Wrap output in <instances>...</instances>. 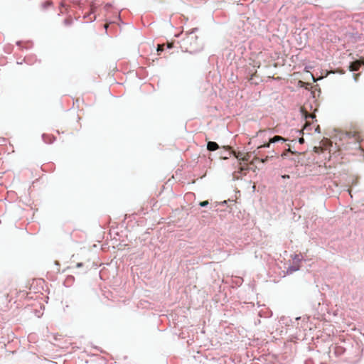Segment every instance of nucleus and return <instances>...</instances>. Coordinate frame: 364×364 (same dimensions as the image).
I'll return each mask as SVG.
<instances>
[{"instance_id":"nucleus-13","label":"nucleus","mask_w":364,"mask_h":364,"mask_svg":"<svg viewBox=\"0 0 364 364\" xmlns=\"http://www.w3.org/2000/svg\"><path fill=\"white\" fill-rule=\"evenodd\" d=\"M171 46L170 44L168 45V48H170Z\"/></svg>"},{"instance_id":"nucleus-9","label":"nucleus","mask_w":364,"mask_h":364,"mask_svg":"<svg viewBox=\"0 0 364 364\" xmlns=\"http://www.w3.org/2000/svg\"><path fill=\"white\" fill-rule=\"evenodd\" d=\"M274 151H272V153H271V155H272L271 157H272L274 156Z\"/></svg>"},{"instance_id":"nucleus-7","label":"nucleus","mask_w":364,"mask_h":364,"mask_svg":"<svg viewBox=\"0 0 364 364\" xmlns=\"http://www.w3.org/2000/svg\"><path fill=\"white\" fill-rule=\"evenodd\" d=\"M269 144H270V142L268 143V144H264L263 146L265 147V148H269Z\"/></svg>"},{"instance_id":"nucleus-3","label":"nucleus","mask_w":364,"mask_h":364,"mask_svg":"<svg viewBox=\"0 0 364 364\" xmlns=\"http://www.w3.org/2000/svg\"><path fill=\"white\" fill-rule=\"evenodd\" d=\"M358 63L352 64L350 65V70H356L358 69Z\"/></svg>"},{"instance_id":"nucleus-2","label":"nucleus","mask_w":364,"mask_h":364,"mask_svg":"<svg viewBox=\"0 0 364 364\" xmlns=\"http://www.w3.org/2000/svg\"><path fill=\"white\" fill-rule=\"evenodd\" d=\"M286 141L285 139L282 138V136H275L270 139L269 142L275 143V142H278V141Z\"/></svg>"},{"instance_id":"nucleus-11","label":"nucleus","mask_w":364,"mask_h":364,"mask_svg":"<svg viewBox=\"0 0 364 364\" xmlns=\"http://www.w3.org/2000/svg\"><path fill=\"white\" fill-rule=\"evenodd\" d=\"M80 266H81V264H80V263H78V264H77V267H80Z\"/></svg>"},{"instance_id":"nucleus-6","label":"nucleus","mask_w":364,"mask_h":364,"mask_svg":"<svg viewBox=\"0 0 364 364\" xmlns=\"http://www.w3.org/2000/svg\"><path fill=\"white\" fill-rule=\"evenodd\" d=\"M268 159H269V156L266 157L264 159H262L261 161H262V163H264V162H266L268 160Z\"/></svg>"},{"instance_id":"nucleus-5","label":"nucleus","mask_w":364,"mask_h":364,"mask_svg":"<svg viewBox=\"0 0 364 364\" xmlns=\"http://www.w3.org/2000/svg\"><path fill=\"white\" fill-rule=\"evenodd\" d=\"M163 50V46L159 45L157 48V51H161Z\"/></svg>"},{"instance_id":"nucleus-12","label":"nucleus","mask_w":364,"mask_h":364,"mask_svg":"<svg viewBox=\"0 0 364 364\" xmlns=\"http://www.w3.org/2000/svg\"><path fill=\"white\" fill-rule=\"evenodd\" d=\"M283 178H289V176H284Z\"/></svg>"},{"instance_id":"nucleus-8","label":"nucleus","mask_w":364,"mask_h":364,"mask_svg":"<svg viewBox=\"0 0 364 364\" xmlns=\"http://www.w3.org/2000/svg\"><path fill=\"white\" fill-rule=\"evenodd\" d=\"M299 142L300 144H302V143L304 142V139H302V138H301V139H299Z\"/></svg>"},{"instance_id":"nucleus-10","label":"nucleus","mask_w":364,"mask_h":364,"mask_svg":"<svg viewBox=\"0 0 364 364\" xmlns=\"http://www.w3.org/2000/svg\"><path fill=\"white\" fill-rule=\"evenodd\" d=\"M274 151H272V153H271V155H272L271 157H272L274 156Z\"/></svg>"},{"instance_id":"nucleus-4","label":"nucleus","mask_w":364,"mask_h":364,"mask_svg":"<svg viewBox=\"0 0 364 364\" xmlns=\"http://www.w3.org/2000/svg\"><path fill=\"white\" fill-rule=\"evenodd\" d=\"M208 205V202L207 200H205V201H203V202H200V205L201 207H205V206H207Z\"/></svg>"},{"instance_id":"nucleus-1","label":"nucleus","mask_w":364,"mask_h":364,"mask_svg":"<svg viewBox=\"0 0 364 364\" xmlns=\"http://www.w3.org/2000/svg\"><path fill=\"white\" fill-rule=\"evenodd\" d=\"M218 148V145L217 143L213 141H209L207 144V149L209 151H215Z\"/></svg>"}]
</instances>
